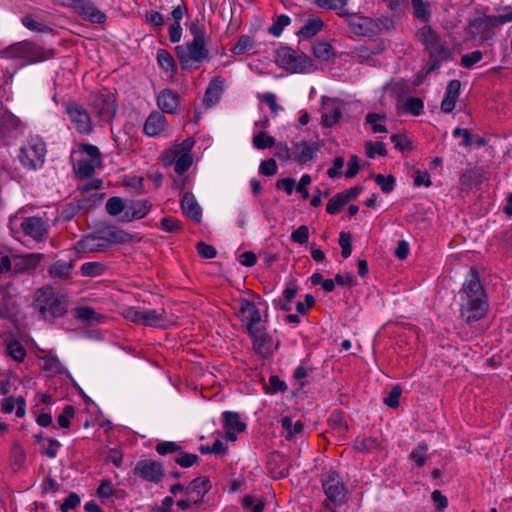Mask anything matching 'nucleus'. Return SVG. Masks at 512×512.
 I'll use <instances>...</instances> for the list:
<instances>
[{"label": "nucleus", "instance_id": "1", "mask_svg": "<svg viewBox=\"0 0 512 512\" xmlns=\"http://www.w3.org/2000/svg\"><path fill=\"white\" fill-rule=\"evenodd\" d=\"M460 316L466 323L479 321L487 312L488 303L476 268L471 267L459 291Z\"/></svg>", "mask_w": 512, "mask_h": 512}, {"label": "nucleus", "instance_id": "2", "mask_svg": "<svg viewBox=\"0 0 512 512\" xmlns=\"http://www.w3.org/2000/svg\"><path fill=\"white\" fill-rule=\"evenodd\" d=\"M189 32L193 39L175 48L183 70L198 68L208 58L209 51L206 47V29L199 20H194L189 26Z\"/></svg>", "mask_w": 512, "mask_h": 512}, {"label": "nucleus", "instance_id": "3", "mask_svg": "<svg viewBox=\"0 0 512 512\" xmlns=\"http://www.w3.org/2000/svg\"><path fill=\"white\" fill-rule=\"evenodd\" d=\"M33 307L42 319L53 321L63 317L68 310V299L52 286L46 285L36 290Z\"/></svg>", "mask_w": 512, "mask_h": 512}, {"label": "nucleus", "instance_id": "4", "mask_svg": "<svg viewBox=\"0 0 512 512\" xmlns=\"http://www.w3.org/2000/svg\"><path fill=\"white\" fill-rule=\"evenodd\" d=\"M417 37L429 53L428 72L438 69L442 62L452 59L453 51L431 26L425 25L420 28Z\"/></svg>", "mask_w": 512, "mask_h": 512}, {"label": "nucleus", "instance_id": "5", "mask_svg": "<svg viewBox=\"0 0 512 512\" xmlns=\"http://www.w3.org/2000/svg\"><path fill=\"white\" fill-rule=\"evenodd\" d=\"M47 147L39 136H31L22 142L16 155L20 165L27 171H37L44 166Z\"/></svg>", "mask_w": 512, "mask_h": 512}, {"label": "nucleus", "instance_id": "6", "mask_svg": "<svg viewBox=\"0 0 512 512\" xmlns=\"http://www.w3.org/2000/svg\"><path fill=\"white\" fill-rule=\"evenodd\" d=\"M0 55L7 59H22L28 63H36L52 58L54 49H46L30 41H21L2 50Z\"/></svg>", "mask_w": 512, "mask_h": 512}, {"label": "nucleus", "instance_id": "7", "mask_svg": "<svg viewBox=\"0 0 512 512\" xmlns=\"http://www.w3.org/2000/svg\"><path fill=\"white\" fill-rule=\"evenodd\" d=\"M322 488L326 499L323 502L325 512H336L348 500V491L341 477L336 472L323 476Z\"/></svg>", "mask_w": 512, "mask_h": 512}, {"label": "nucleus", "instance_id": "8", "mask_svg": "<svg viewBox=\"0 0 512 512\" xmlns=\"http://www.w3.org/2000/svg\"><path fill=\"white\" fill-rule=\"evenodd\" d=\"M195 141L192 137L184 139L181 143L175 144L164 151L162 155V164L166 167L174 165V170L178 175H183L192 165V148Z\"/></svg>", "mask_w": 512, "mask_h": 512}, {"label": "nucleus", "instance_id": "9", "mask_svg": "<svg viewBox=\"0 0 512 512\" xmlns=\"http://www.w3.org/2000/svg\"><path fill=\"white\" fill-rule=\"evenodd\" d=\"M276 64L293 73H305L313 71L314 65L310 57L303 53H297L290 47H280L275 54Z\"/></svg>", "mask_w": 512, "mask_h": 512}, {"label": "nucleus", "instance_id": "10", "mask_svg": "<svg viewBox=\"0 0 512 512\" xmlns=\"http://www.w3.org/2000/svg\"><path fill=\"white\" fill-rule=\"evenodd\" d=\"M101 164V153L97 146L92 144H81L79 146V158L74 165V171L77 178H90L95 168Z\"/></svg>", "mask_w": 512, "mask_h": 512}, {"label": "nucleus", "instance_id": "11", "mask_svg": "<svg viewBox=\"0 0 512 512\" xmlns=\"http://www.w3.org/2000/svg\"><path fill=\"white\" fill-rule=\"evenodd\" d=\"M499 23L495 15H485L470 22V34L482 45H492Z\"/></svg>", "mask_w": 512, "mask_h": 512}, {"label": "nucleus", "instance_id": "12", "mask_svg": "<svg viewBox=\"0 0 512 512\" xmlns=\"http://www.w3.org/2000/svg\"><path fill=\"white\" fill-rule=\"evenodd\" d=\"M90 106L100 122H111L116 115V98L110 91L103 90L93 94Z\"/></svg>", "mask_w": 512, "mask_h": 512}, {"label": "nucleus", "instance_id": "13", "mask_svg": "<svg viewBox=\"0 0 512 512\" xmlns=\"http://www.w3.org/2000/svg\"><path fill=\"white\" fill-rule=\"evenodd\" d=\"M65 112L79 134L90 135L93 132L91 116L82 105L70 102L66 105Z\"/></svg>", "mask_w": 512, "mask_h": 512}, {"label": "nucleus", "instance_id": "14", "mask_svg": "<svg viewBox=\"0 0 512 512\" xmlns=\"http://www.w3.org/2000/svg\"><path fill=\"white\" fill-rule=\"evenodd\" d=\"M20 227L23 233L36 242H44L49 235V223L47 219L40 216L25 217Z\"/></svg>", "mask_w": 512, "mask_h": 512}, {"label": "nucleus", "instance_id": "15", "mask_svg": "<svg viewBox=\"0 0 512 512\" xmlns=\"http://www.w3.org/2000/svg\"><path fill=\"white\" fill-rule=\"evenodd\" d=\"M344 18L355 35L373 37L380 30L378 22L370 17L348 13Z\"/></svg>", "mask_w": 512, "mask_h": 512}, {"label": "nucleus", "instance_id": "16", "mask_svg": "<svg viewBox=\"0 0 512 512\" xmlns=\"http://www.w3.org/2000/svg\"><path fill=\"white\" fill-rule=\"evenodd\" d=\"M133 472L141 479L155 483L159 482L164 475L161 463L151 459L138 461Z\"/></svg>", "mask_w": 512, "mask_h": 512}, {"label": "nucleus", "instance_id": "17", "mask_svg": "<svg viewBox=\"0 0 512 512\" xmlns=\"http://www.w3.org/2000/svg\"><path fill=\"white\" fill-rule=\"evenodd\" d=\"M239 317L246 331L261 326V315L256 305L245 298L239 300Z\"/></svg>", "mask_w": 512, "mask_h": 512}, {"label": "nucleus", "instance_id": "18", "mask_svg": "<svg viewBox=\"0 0 512 512\" xmlns=\"http://www.w3.org/2000/svg\"><path fill=\"white\" fill-rule=\"evenodd\" d=\"M76 2L72 9L83 20L97 24H102L106 21L105 13L100 11L91 0H77Z\"/></svg>", "mask_w": 512, "mask_h": 512}, {"label": "nucleus", "instance_id": "19", "mask_svg": "<svg viewBox=\"0 0 512 512\" xmlns=\"http://www.w3.org/2000/svg\"><path fill=\"white\" fill-rule=\"evenodd\" d=\"M74 268L75 260L59 259L49 266L48 275L53 280L68 283L72 279Z\"/></svg>", "mask_w": 512, "mask_h": 512}, {"label": "nucleus", "instance_id": "20", "mask_svg": "<svg viewBox=\"0 0 512 512\" xmlns=\"http://www.w3.org/2000/svg\"><path fill=\"white\" fill-rule=\"evenodd\" d=\"M152 208L150 201L146 199L127 200V209L123 216V222L129 223L145 218Z\"/></svg>", "mask_w": 512, "mask_h": 512}, {"label": "nucleus", "instance_id": "21", "mask_svg": "<svg viewBox=\"0 0 512 512\" xmlns=\"http://www.w3.org/2000/svg\"><path fill=\"white\" fill-rule=\"evenodd\" d=\"M180 95L172 89L161 90L156 98L159 109L168 114H176L180 108Z\"/></svg>", "mask_w": 512, "mask_h": 512}, {"label": "nucleus", "instance_id": "22", "mask_svg": "<svg viewBox=\"0 0 512 512\" xmlns=\"http://www.w3.org/2000/svg\"><path fill=\"white\" fill-rule=\"evenodd\" d=\"M42 258L41 254L35 253L13 256V274H23L35 270Z\"/></svg>", "mask_w": 512, "mask_h": 512}, {"label": "nucleus", "instance_id": "23", "mask_svg": "<svg viewBox=\"0 0 512 512\" xmlns=\"http://www.w3.org/2000/svg\"><path fill=\"white\" fill-rule=\"evenodd\" d=\"M142 321L141 325L150 326L156 328H166L172 324L165 309H146L142 310Z\"/></svg>", "mask_w": 512, "mask_h": 512}, {"label": "nucleus", "instance_id": "24", "mask_svg": "<svg viewBox=\"0 0 512 512\" xmlns=\"http://www.w3.org/2000/svg\"><path fill=\"white\" fill-rule=\"evenodd\" d=\"M252 338L253 349L260 355H266L269 351L272 338L266 332L264 326H258L247 331Z\"/></svg>", "mask_w": 512, "mask_h": 512}, {"label": "nucleus", "instance_id": "25", "mask_svg": "<svg viewBox=\"0 0 512 512\" xmlns=\"http://www.w3.org/2000/svg\"><path fill=\"white\" fill-rule=\"evenodd\" d=\"M181 210L184 215L193 220L195 223L201 222L202 209L192 193L187 192L183 195L181 200Z\"/></svg>", "mask_w": 512, "mask_h": 512}, {"label": "nucleus", "instance_id": "26", "mask_svg": "<svg viewBox=\"0 0 512 512\" xmlns=\"http://www.w3.org/2000/svg\"><path fill=\"white\" fill-rule=\"evenodd\" d=\"M461 83L459 80H451L448 82L444 98L441 102V110L444 113H451L456 105V101L460 94Z\"/></svg>", "mask_w": 512, "mask_h": 512}, {"label": "nucleus", "instance_id": "27", "mask_svg": "<svg viewBox=\"0 0 512 512\" xmlns=\"http://www.w3.org/2000/svg\"><path fill=\"white\" fill-rule=\"evenodd\" d=\"M167 121L164 115L159 112L151 113L144 123V132L148 136H158L166 128Z\"/></svg>", "mask_w": 512, "mask_h": 512}, {"label": "nucleus", "instance_id": "28", "mask_svg": "<svg viewBox=\"0 0 512 512\" xmlns=\"http://www.w3.org/2000/svg\"><path fill=\"white\" fill-rule=\"evenodd\" d=\"M317 150L318 145L315 142H299L294 146L293 159L299 163H307L313 159Z\"/></svg>", "mask_w": 512, "mask_h": 512}, {"label": "nucleus", "instance_id": "29", "mask_svg": "<svg viewBox=\"0 0 512 512\" xmlns=\"http://www.w3.org/2000/svg\"><path fill=\"white\" fill-rule=\"evenodd\" d=\"M224 79L221 77H214L205 92L204 103L207 106H213L218 103L223 91H224Z\"/></svg>", "mask_w": 512, "mask_h": 512}, {"label": "nucleus", "instance_id": "30", "mask_svg": "<svg viewBox=\"0 0 512 512\" xmlns=\"http://www.w3.org/2000/svg\"><path fill=\"white\" fill-rule=\"evenodd\" d=\"M342 117V108L337 102H330L327 103L323 107V113H322V123L326 127H332L336 123L339 122V120Z\"/></svg>", "mask_w": 512, "mask_h": 512}, {"label": "nucleus", "instance_id": "31", "mask_svg": "<svg viewBox=\"0 0 512 512\" xmlns=\"http://www.w3.org/2000/svg\"><path fill=\"white\" fill-rule=\"evenodd\" d=\"M312 3L325 11H335L340 17L348 15L346 6L349 0H312Z\"/></svg>", "mask_w": 512, "mask_h": 512}, {"label": "nucleus", "instance_id": "32", "mask_svg": "<svg viewBox=\"0 0 512 512\" xmlns=\"http://www.w3.org/2000/svg\"><path fill=\"white\" fill-rule=\"evenodd\" d=\"M211 485L207 477H198L186 487V495L196 494L195 501L201 503L203 496L210 490Z\"/></svg>", "mask_w": 512, "mask_h": 512}, {"label": "nucleus", "instance_id": "33", "mask_svg": "<svg viewBox=\"0 0 512 512\" xmlns=\"http://www.w3.org/2000/svg\"><path fill=\"white\" fill-rule=\"evenodd\" d=\"M126 209L127 200L117 196L110 197L105 204L106 212L113 217H118L121 222Z\"/></svg>", "mask_w": 512, "mask_h": 512}, {"label": "nucleus", "instance_id": "34", "mask_svg": "<svg viewBox=\"0 0 512 512\" xmlns=\"http://www.w3.org/2000/svg\"><path fill=\"white\" fill-rule=\"evenodd\" d=\"M324 28V22L319 17H309L298 31V35L305 39L314 37Z\"/></svg>", "mask_w": 512, "mask_h": 512}, {"label": "nucleus", "instance_id": "35", "mask_svg": "<svg viewBox=\"0 0 512 512\" xmlns=\"http://www.w3.org/2000/svg\"><path fill=\"white\" fill-rule=\"evenodd\" d=\"M157 63L158 65L170 76L172 77L176 71L177 66L176 62L170 52L165 49H159L157 51Z\"/></svg>", "mask_w": 512, "mask_h": 512}, {"label": "nucleus", "instance_id": "36", "mask_svg": "<svg viewBox=\"0 0 512 512\" xmlns=\"http://www.w3.org/2000/svg\"><path fill=\"white\" fill-rule=\"evenodd\" d=\"M80 249L84 251H104L107 248V244L103 241L102 236L87 235L78 242Z\"/></svg>", "mask_w": 512, "mask_h": 512}, {"label": "nucleus", "instance_id": "37", "mask_svg": "<svg viewBox=\"0 0 512 512\" xmlns=\"http://www.w3.org/2000/svg\"><path fill=\"white\" fill-rule=\"evenodd\" d=\"M74 317L82 322L90 324L100 323L103 318L90 306H80L74 309Z\"/></svg>", "mask_w": 512, "mask_h": 512}, {"label": "nucleus", "instance_id": "38", "mask_svg": "<svg viewBox=\"0 0 512 512\" xmlns=\"http://www.w3.org/2000/svg\"><path fill=\"white\" fill-rule=\"evenodd\" d=\"M21 126V120L12 114L10 111L5 110L0 115V132L9 133L16 131Z\"/></svg>", "mask_w": 512, "mask_h": 512}, {"label": "nucleus", "instance_id": "39", "mask_svg": "<svg viewBox=\"0 0 512 512\" xmlns=\"http://www.w3.org/2000/svg\"><path fill=\"white\" fill-rule=\"evenodd\" d=\"M223 423L225 429L233 430V432H242L246 429V425L241 421L237 412L225 411L223 413Z\"/></svg>", "mask_w": 512, "mask_h": 512}, {"label": "nucleus", "instance_id": "40", "mask_svg": "<svg viewBox=\"0 0 512 512\" xmlns=\"http://www.w3.org/2000/svg\"><path fill=\"white\" fill-rule=\"evenodd\" d=\"M26 402L23 397L18 398H7L2 403V410L5 413H11L16 410L17 417H23L25 415Z\"/></svg>", "mask_w": 512, "mask_h": 512}, {"label": "nucleus", "instance_id": "41", "mask_svg": "<svg viewBox=\"0 0 512 512\" xmlns=\"http://www.w3.org/2000/svg\"><path fill=\"white\" fill-rule=\"evenodd\" d=\"M105 243L124 244L130 242L132 236L124 230L113 228L108 230L104 236H102Z\"/></svg>", "mask_w": 512, "mask_h": 512}, {"label": "nucleus", "instance_id": "42", "mask_svg": "<svg viewBox=\"0 0 512 512\" xmlns=\"http://www.w3.org/2000/svg\"><path fill=\"white\" fill-rule=\"evenodd\" d=\"M81 208H82V205L79 201L70 202V203L62 206L58 210L57 220L65 221V222L71 221Z\"/></svg>", "mask_w": 512, "mask_h": 512}, {"label": "nucleus", "instance_id": "43", "mask_svg": "<svg viewBox=\"0 0 512 512\" xmlns=\"http://www.w3.org/2000/svg\"><path fill=\"white\" fill-rule=\"evenodd\" d=\"M6 354L14 361L21 363L26 357V350L19 341L13 340L7 343Z\"/></svg>", "mask_w": 512, "mask_h": 512}, {"label": "nucleus", "instance_id": "44", "mask_svg": "<svg viewBox=\"0 0 512 512\" xmlns=\"http://www.w3.org/2000/svg\"><path fill=\"white\" fill-rule=\"evenodd\" d=\"M411 4L414 16L423 22H428L431 17L430 4L424 0H411Z\"/></svg>", "mask_w": 512, "mask_h": 512}, {"label": "nucleus", "instance_id": "45", "mask_svg": "<svg viewBox=\"0 0 512 512\" xmlns=\"http://www.w3.org/2000/svg\"><path fill=\"white\" fill-rule=\"evenodd\" d=\"M142 310L140 306H124L120 310L121 316L134 324L141 325L142 321Z\"/></svg>", "mask_w": 512, "mask_h": 512}, {"label": "nucleus", "instance_id": "46", "mask_svg": "<svg viewBox=\"0 0 512 512\" xmlns=\"http://www.w3.org/2000/svg\"><path fill=\"white\" fill-rule=\"evenodd\" d=\"M313 54L321 61H330L334 56V50L328 42H318L313 46Z\"/></svg>", "mask_w": 512, "mask_h": 512}, {"label": "nucleus", "instance_id": "47", "mask_svg": "<svg viewBox=\"0 0 512 512\" xmlns=\"http://www.w3.org/2000/svg\"><path fill=\"white\" fill-rule=\"evenodd\" d=\"M281 425L287 433V439H291L303 431V423L301 421L293 422L289 416L281 419Z\"/></svg>", "mask_w": 512, "mask_h": 512}, {"label": "nucleus", "instance_id": "48", "mask_svg": "<svg viewBox=\"0 0 512 512\" xmlns=\"http://www.w3.org/2000/svg\"><path fill=\"white\" fill-rule=\"evenodd\" d=\"M104 264L100 262H85L80 267V273L84 277H97L103 274Z\"/></svg>", "mask_w": 512, "mask_h": 512}, {"label": "nucleus", "instance_id": "49", "mask_svg": "<svg viewBox=\"0 0 512 512\" xmlns=\"http://www.w3.org/2000/svg\"><path fill=\"white\" fill-rule=\"evenodd\" d=\"M427 451H428V445L427 443L425 442H420L417 447H415L410 455H409V458L410 460H412L413 462H415V464L418 466V467H422L426 460H427Z\"/></svg>", "mask_w": 512, "mask_h": 512}, {"label": "nucleus", "instance_id": "50", "mask_svg": "<svg viewBox=\"0 0 512 512\" xmlns=\"http://www.w3.org/2000/svg\"><path fill=\"white\" fill-rule=\"evenodd\" d=\"M291 23V19L289 16L285 14H281L275 17L274 22L269 27L268 32L274 37H279L284 28L287 27Z\"/></svg>", "mask_w": 512, "mask_h": 512}, {"label": "nucleus", "instance_id": "51", "mask_svg": "<svg viewBox=\"0 0 512 512\" xmlns=\"http://www.w3.org/2000/svg\"><path fill=\"white\" fill-rule=\"evenodd\" d=\"M159 227L167 233H178L182 230L181 221L172 216H165L161 219Z\"/></svg>", "mask_w": 512, "mask_h": 512}, {"label": "nucleus", "instance_id": "52", "mask_svg": "<svg viewBox=\"0 0 512 512\" xmlns=\"http://www.w3.org/2000/svg\"><path fill=\"white\" fill-rule=\"evenodd\" d=\"M44 370L51 374H61L64 371V366L56 356L48 355L43 357Z\"/></svg>", "mask_w": 512, "mask_h": 512}, {"label": "nucleus", "instance_id": "53", "mask_svg": "<svg viewBox=\"0 0 512 512\" xmlns=\"http://www.w3.org/2000/svg\"><path fill=\"white\" fill-rule=\"evenodd\" d=\"M253 146L257 149H266L274 146L275 139L266 132L261 131L253 137Z\"/></svg>", "mask_w": 512, "mask_h": 512}, {"label": "nucleus", "instance_id": "54", "mask_svg": "<svg viewBox=\"0 0 512 512\" xmlns=\"http://www.w3.org/2000/svg\"><path fill=\"white\" fill-rule=\"evenodd\" d=\"M347 204V201L339 192L334 195L326 205V212L331 215H335L341 211V209Z\"/></svg>", "mask_w": 512, "mask_h": 512}, {"label": "nucleus", "instance_id": "55", "mask_svg": "<svg viewBox=\"0 0 512 512\" xmlns=\"http://www.w3.org/2000/svg\"><path fill=\"white\" fill-rule=\"evenodd\" d=\"M423 109L424 103L417 97H409L404 103V110L414 116L420 115Z\"/></svg>", "mask_w": 512, "mask_h": 512}, {"label": "nucleus", "instance_id": "56", "mask_svg": "<svg viewBox=\"0 0 512 512\" xmlns=\"http://www.w3.org/2000/svg\"><path fill=\"white\" fill-rule=\"evenodd\" d=\"M254 46V41L250 36L243 35L239 38L236 45L233 47L232 52L235 55H242L250 51Z\"/></svg>", "mask_w": 512, "mask_h": 512}, {"label": "nucleus", "instance_id": "57", "mask_svg": "<svg viewBox=\"0 0 512 512\" xmlns=\"http://www.w3.org/2000/svg\"><path fill=\"white\" fill-rule=\"evenodd\" d=\"M483 59V53L480 50H475L471 53L463 54L461 56L460 64L462 67L471 69L475 64Z\"/></svg>", "mask_w": 512, "mask_h": 512}, {"label": "nucleus", "instance_id": "58", "mask_svg": "<svg viewBox=\"0 0 512 512\" xmlns=\"http://www.w3.org/2000/svg\"><path fill=\"white\" fill-rule=\"evenodd\" d=\"M384 120H385V115H380L377 113H369L366 116V122L372 126V130L374 133L387 132L386 126L378 123L379 121H384Z\"/></svg>", "mask_w": 512, "mask_h": 512}, {"label": "nucleus", "instance_id": "59", "mask_svg": "<svg viewBox=\"0 0 512 512\" xmlns=\"http://www.w3.org/2000/svg\"><path fill=\"white\" fill-rule=\"evenodd\" d=\"M199 459L198 455L179 451L178 455L174 458V461L183 468H189L194 465Z\"/></svg>", "mask_w": 512, "mask_h": 512}, {"label": "nucleus", "instance_id": "60", "mask_svg": "<svg viewBox=\"0 0 512 512\" xmlns=\"http://www.w3.org/2000/svg\"><path fill=\"white\" fill-rule=\"evenodd\" d=\"M366 154L369 158H374L376 155L386 156L387 149L382 142H368L366 143Z\"/></svg>", "mask_w": 512, "mask_h": 512}, {"label": "nucleus", "instance_id": "61", "mask_svg": "<svg viewBox=\"0 0 512 512\" xmlns=\"http://www.w3.org/2000/svg\"><path fill=\"white\" fill-rule=\"evenodd\" d=\"M375 181L378 186L381 188L383 193H390L395 185V178L391 175L384 176L382 174H377L375 176Z\"/></svg>", "mask_w": 512, "mask_h": 512}, {"label": "nucleus", "instance_id": "62", "mask_svg": "<svg viewBox=\"0 0 512 512\" xmlns=\"http://www.w3.org/2000/svg\"><path fill=\"white\" fill-rule=\"evenodd\" d=\"M156 451L160 455H167L171 453H176L181 450V446L178 445L176 442L172 441H163L156 445L155 447Z\"/></svg>", "mask_w": 512, "mask_h": 512}, {"label": "nucleus", "instance_id": "63", "mask_svg": "<svg viewBox=\"0 0 512 512\" xmlns=\"http://www.w3.org/2000/svg\"><path fill=\"white\" fill-rule=\"evenodd\" d=\"M402 394V389L399 385H395L387 397L384 398V403L390 408H397L399 406V399Z\"/></svg>", "mask_w": 512, "mask_h": 512}, {"label": "nucleus", "instance_id": "64", "mask_svg": "<svg viewBox=\"0 0 512 512\" xmlns=\"http://www.w3.org/2000/svg\"><path fill=\"white\" fill-rule=\"evenodd\" d=\"M275 146V156L283 161H289L293 159V153L291 149L285 142H278L274 144Z\"/></svg>", "mask_w": 512, "mask_h": 512}]
</instances>
